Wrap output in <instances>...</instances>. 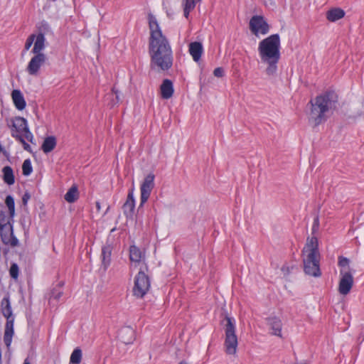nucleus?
Returning a JSON list of instances; mask_svg holds the SVG:
<instances>
[{
    "label": "nucleus",
    "mask_w": 364,
    "mask_h": 364,
    "mask_svg": "<svg viewBox=\"0 0 364 364\" xmlns=\"http://www.w3.org/2000/svg\"><path fill=\"white\" fill-rule=\"evenodd\" d=\"M148 19L150 30L149 39L150 66L154 70L166 71L172 67L173 61L171 44L163 34L156 17L149 14Z\"/></svg>",
    "instance_id": "obj_1"
},
{
    "label": "nucleus",
    "mask_w": 364,
    "mask_h": 364,
    "mask_svg": "<svg viewBox=\"0 0 364 364\" xmlns=\"http://www.w3.org/2000/svg\"><path fill=\"white\" fill-rule=\"evenodd\" d=\"M338 97L333 91H328L316 96L309 102L310 109L308 113L309 123L317 127L324 123L333 110L336 107Z\"/></svg>",
    "instance_id": "obj_2"
},
{
    "label": "nucleus",
    "mask_w": 364,
    "mask_h": 364,
    "mask_svg": "<svg viewBox=\"0 0 364 364\" xmlns=\"http://www.w3.org/2000/svg\"><path fill=\"white\" fill-rule=\"evenodd\" d=\"M280 38L273 34L263 39L259 43L258 51L261 62L267 65L265 73L273 76L277 71V63L280 59Z\"/></svg>",
    "instance_id": "obj_3"
},
{
    "label": "nucleus",
    "mask_w": 364,
    "mask_h": 364,
    "mask_svg": "<svg viewBox=\"0 0 364 364\" xmlns=\"http://www.w3.org/2000/svg\"><path fill=\"white\" fill-rule=\"evenodd\" d=\"M320 257L318 239L316 237H308L302 250L304 271L306 274L314 277L321 275Z\"/></svg>",
    "instance_id": "obj_4"
},
{
    "label": "nucleus",
    "mask_w": 364,
    "mask_h": 364,
    "mask_svg": "<svg viewBox=\"0 0 364 364\" xmlns=\"http://www.w3.org/2000/svg\"><path fill=\"white\" fill-rule=\"evenodd\" d=\"M1 311L4 316L6 318L4 333V342L9 349L14 335V316L12 314L11 306L8 295L4 296L1 301Z\"/></svg>",
    "instance_id": "obj_5"
},
{
    "label": "nucleus",
    "mask_w": 364,
    "mask_h": 364,
    "mask_svg": "<svg viewBox=\"0 0 364 364\" xmlns=\"http://www.w3.org/2000/svg\"><path fill=\"white\" fill-rule=\"evenodd\" d=\"M226 323L224 326L225 331V351L228 355H235L237 352L238 341L235 333V325L234 321L229 316H225Z\"/></svg>",
    "instance_id": "obj_6"
},
{
    "label": "nucleus",
    "mask_w": 364,
    "mask_h": 364,
    "mask_svg": "<svg viewBox=\"0 0 364 364\" xmlns=\"http://www.w3.org/2000/svg\"><path fill=\"white\" fill-rule=\"evenodd\" d=\"M0 235L4 245L12 247L18 245V239L14 235L13 226L4 214L0 215Z\"/></svg>",
    "instance_id": "obj_7"
},
{
    "label": "nucleus",
    "mask_w": 364,
    "mask_h": 364,
    "mask_svg": "<svg viewBox=\"0 0 364 364\" xmlns=\"http://www.w3.org/2000/svg\"><path fill=\"white\" fill-rule=\"evenodd\" d=\"M7 124L11 128V132H14L15 134L21 135L23 134L26 140L32 144H35L33 142V135L29 131L27 122L23 117H17L11 119L10 121H7Z\"/></svg>",
    "instance_id": "obj_8"
},
{
    "label": "nucleus",
    "mask_w": 364,
    "mask_h": 364,
    "mask_svg": "<svg viewBox=\"0 0 364 364\" xmlns=\"http://www.w3.org/2000/svg\"><path fill=\"white\" fill-rule=\"evenodd\" d=\"M150 282L144 270L141 268L135 277L133 288L134 295L138 298H142L149 291Z\"/></svg>",
    "instance_id": "obj_9"
},
{
    "label": "nucleus",
    "mask_w": 364,
    "mask_h": 364,
    "mask_svg": "<svg viewBox=\"0 0 364 364\" xmlns=\"http://www.w3.org/2000/svg\"><path fill=\"white\" fill-rule=\"evenodd\" d=\"M155 175L153 173H149L144 178L140 186V206H142L150 197L151 193L154 188Z\"/></svg>",
    "instance_id": "obj_10"
},
{
    "label": "nucleus",
    "mask_w": 364,
    "mask_h": 364,
    "mask_svg": "<svg viewBox=\"0 0 364 364\" xmlns=\"http://www.w3.org/2000/svg\"><path fill=\"white\" fill-rule=\"evenodd\" d=\"M340 281L338 284V292L343 296L347 295L353 286V277L350 270L341 269L340 271Z\"/></svg>",
    "instance_id": "obj_11"
},
{
    "label": "nucleus",
    "mask_w": 364,
    "mask_h": 364,
    "mask_svg": "<svg viewBox=\"0 0 364 364\" xmlns=\"http://www.w3.org/2000/svg\"><path fill=\"white\" fill-rule=\"evenodd\" d=\"M250 29L251 32L258 36L259 33L265 35L269 32V26L262 16H254L250 21Z\"/></svg>",
    "instance_id": "obj_12"
},
{
    "label": "nucleus",
    "mask_w": 364,
    "mask_h": 364,
    "mask_svg": "<svg viewBox=\"0 0 364 364\" xmlns=\"http://www.w3.org/2000/svg\"><path fill=\"white\" fill-rule=\"evenodd\" d=\"M34 55L31 58L26 67L27 73L32 76H37L39 74L40 70L44 65L47 60L46 55L44 53L33 54Z\"/></svg>",
    "instance_id": "obj_13"
},
{
    "label": "nucleus",
    "mask_w": 364,
    "mask_h": 364,
    "mask_svg": "<svg viewBox=\"0 0 364 364\" xmlns=\"http://www.w3.org/2000/svg\"><path fill=\"white\" fill-rule=\"evenodd\" d=\"M118 338L123 343L131 344L135 340V331L129 326L124 327L119 331Z\"/></svg>",
    "instance_id": "obj_14"
},
{
    "label": "nucleus",
    "mask_w": 364,
    "mask_h": 364,
    "mask_svg": "<svg viewBox=\"0 0 364 364\" xmlns=\"http://www.w3.org/2000/svg\"><path fill=\"white\" fill-rule=\"evenodd\" d=\"M267 322L271 330V333L279 338L282 337V322L278 317L274 316L267 318Z\"/></svg>",
    "instance_id": "obj_15"
},
{
    "label": "nucleus",
    "mask_w": 364,
    "mask_h": 364,
    "mask_svg": "<svg viewBox=\"0 0 364 364\" xmlns=\"http://www.w3.org/2000/svg\"><path fill=\"white\" fill-rule=\"evenodd\" d=\"M135 208V200L134 197V190L129 191L126 202L123 205V212L127 217H132Z\"/></svg>",
    "instance_id": "obj_16"
},
{
    "label": "nucleus",
    "mask_w": 364,
    "mask_h": 364,
    "mask_svg": "<svg viewBox=\"0 0 364 364\" xmlns=\"http://www.w3.org/2000/svg\"><path fill=\"white\" fill-rule=\"evenodd\" d=\"M11 98L16 108L23 110L26 105L23 94L19 90H14L11 92Z\"/></svg>",
    "instance_id": "obj_17"
},
{
    "label": "nucleus",
    "mask_w": 364,
    "mask_h": 364,
    "mask_svg": "<svg viewBox=\"0 0 364 364\" xmlns=\"http://www.w3.org/2000/svg\"><path fill=\"white\" fill-rule=\"evenodd\" d=\"M203 51V45L200 42H193L189 44V53L194 61L198 62Z\"/></svg>",
    "instance_id": "obj_18"
},
{
    "label": "nucleus",
    "mask_w": 364,
    "mask_h": 364,
    "mask_svg": "<svg viewBox=\"0 0 364 364\" xmlns=\"http://www.w3.org/2000/svg\"><path fill=\"white\" fill-rule=\"evenodd\" d=\"M161 95L164 99H169L173 94V83L170 80L166 79L163 81L161 87Z\"/></svg>",
    "instance_id": "obj_19"
},
{
    "label": "nucleus",
    "mask_w": 364,
    "mask_h": 364,
    "mask_svg": "<svg viewBox=\"0 0 364 364\" xmlns=\"http://www.w3.org/2000/svg\"><path fill=\"white\" fill-rule=\"evenodd\" d=\"M45 42L46 38L44 34L42 33H39L36 35V38L34 40V46L31 50V53L33 54L43 53L42 50L45 48Z\"/></svg>",
    "instance_id": "obj_20"
},
{
    "label": "nucleus",
    "mask_w": 364,
    "mask_h": 364,
    "mask_svg": "<svg viewBox=\"0 0 364 364\" xmlns=\"http://www.w3.org/2000/svg\"><path fill=\"white\" fill-rule=\"evenodd\" d=\"M144 255L139 247L135 245H132L129 247V258L132 262H134L135 265L141 264Z\"/></svg>",
    "instance_id": "obj_21"
},
{
    "label": "nucleus",
    "mask_w": 364,
    "mask_h": 364,
    "mask_svg": "<svg viewBox=\"0 0 364 364\" xmlns=\"http://www.w3.org/2000/svg\"><path fill=\"white\" fill-rule=\"evenodd\" d=\"M3 181L9 186H11L15 183V176L13 169L11 166H6L2 168Z\"/></svg>",
    "instance_id": "obj_22"
},
{
    "label": "nucleus",
    "mask_w": 364,
    "mask_h": 364,
    "mask_svg": "<svg viewBox=\"0 0 364 364\" xmlns=\"http://www.w3.org/2000/svg\"><path fill=\"white\" fill-rule=\"evenodd\" d=\"M56 144L57 142L55 136H48L44 139L41 149L44 153L48 154L55 149Z\"/></svg>",
    "instance_id": "obj_23"
},
{
    "label": "nucleus",
    "mask_w": 364,
    "mask_h": 364,
    "mask_svg": "<svg viewBox=\"0 0 364 364\" xmlns=\"http://www.w3.org/2000/svg\"><path fill=\"white\" fill-rule=\"evenodd\" d=\"M111 254L112 247L110 245H107L102 247L101 257L105 268H107L110 263Z\"/></svg>",
    "instance_id": "obj_24"
},
{
    "label": "nucleus",
    "mask_w": 364,
    "mask_h": 364,
    "mask_svg": "<svg viewBox=\"0 0 364 364\" xmlns=\"http://www.w3.org/2000/svg\"><path fill=\"white\" fill-rule=\"evenodd\" d=\"M345 15L343 10L341 9H333L328 11L326 14V18L328 21L334 22L342 18Z\"/></svg>",
    "instance_id": "obj_25"
},
{
    "label": "nucleus",
    "mask_w": 364,
    "mask_h": 364,
    "mask_svg": "<svg viewBox=\"0 0 364 364\" xmlns=\"http://www.w3.org/2000/svg\"><path fill=\"white\" fill-rule=\"evenodd\" d=\"M79 198V192L76 186H73L65 193L64 198L70 203L75 202Z\"/></svg>",
    "instance_id": "obj_26"
},
{
    "label": "nucleus",
    "mask_w": 364,
    "mask_h": 364,
    "mask_svg": "<svg viewBox=\"0 0 364 364\" xmlns=\"http://www.w3.org/2000/svg\"><path fill=\"white\" fill-rule=\"evenodd\" d=\"M201 0H182V6L183 7L184 16L186 18L188 17L190 12L194 9L198 2Z\"/></svg>",
    "instance_id": "obj_27"
},
{
    "label": "nucleus",
    "mask_w": 364,
    "mask_h": 364,
    "mask_svg": "<svg viewBox=\"0 0 364 364\" xmlns=\"http://www.w3.org/2000/svg\"><path fill=\"white\" fill-rule=\"evenodd\" d=\"M5 204L9 209L10 217L12 218L15 215V203L11 196H7L5 199Z\"/></svg>",
    "instance_id": "obj_28"
},
{
    "label": "nucleus",
    "mask_w": 364,
    "mask_h": 364,
    "mask_svg": "<svg viewBox=\"0 0 364 364\" xmlns=\"http://www.w3.org/2000/svg\"><path fill=\"white\" fill-rule=\"evenodd\" d=\"M82 360V351L79 348H75L71 355L70 362L73 364H80Z\"/></svg>",
    "instance_id": "obj_29"
},
{
    "label": "nucleus",
    "mask_w": 364,
    "mask_h": 364,
    "mask_svg": "<svg viewBox=\"0 0 364 364\" xmlns=\"http://www.w3.org/2000/svg\"><path fill=\"white\" fill-rule=\"evenodd\" d=\"M12 136L14 137L16 140H18V141H20L22 144L23 149L26 151L31 152V146L28 143L26 142L25 139H26L24 137V135L23 136L21 134H15L14 132H12Z\"/></svg>",
    "instance_id": "obj_30"
},
{
    "label": "nucleus",
    "mask_w": 364,
    "mask_h": 364,
    "mask_svg": "<svg viewBox=\"0 0 364 364\" xmlns=\"http://www.w3.org/2000/svg\"><path fill=\"white\" fill-rule=\"evenodd\" d=\"M33 171V168L30 159H26L22 165V172L24 176H29Z\"/></svg>",
    "instance_id": "obj_31"
},
{
    "label": "nucleus",
    "mask_w": 364,
    "mask_h": 364,
    "mask_svg": "<svg viewBox=\"0 0 364 364\" xmlns=\"http://www.w3.org/2000/svg\"><path fill=\"white\" fill-rule=\"evenodd\" d=\"M35 38H36L35 34H31L28 37V38L26 41L25 46H24L25 50H28L30 49L32 44L34 43Z\"/></svg>",
    "instance_id": "obj_32"
},
{
    "label": "nucleus",
    "mask_w": 364,
    "mask_h": 364,
    "mask_svg": "<svg viewBox=\"0 0 364 364\" xmlns=\"http://www.w3.org/2000/svg\"><path fill=\"white\" fill-rule=\"evenodd\" d=\"M62 295H63V291L61 290V288L60 287H58V288L54 289L51 291L50 297L54 299H55V300H58V299H60Z\"/></svg>",
    "instance_id": "obj_33"
},
{
    "label": "nucleus",
    "mask_w": 364,
    "mask_h": 364,
    "mask_svg": "<svg viewBox=\"0 0 364 364\" xmlns=\"http://www.w3.org/2000/svg\"><path fill=\"white\" fill-rule=\"evenodd\" d=\"M349 260L345 257H339L338 265L346 270H350L349 268Z\"/></svg>",
    "instance_id": "obj_34"
},
{
    "label": "nucleus",
    "mask_w": 364,
    "mask_h": 364,
    "mask_svg": "<svg viewBox=\"0 0 364 364\" xmlns=\"http://www.w3.org/2000/svg\"><path fill=\"white\" fill-rule=\"evenodd\" d=\"M10 275L12 278L16 279L18 276V267L16 264H13L9 270Z\"/></svg>",
    "instance_id": "obj_35"
},
{
    "label": "nucleus",
    "mask_w": 364,
    "mask_h": 364,
    "mask_svg": "<svg viewBox=\"0 0 364 364\" xmlns=\"http://www.w3.org/2000/svg\"><path fill=\"white\" fill-rule=\"evenodd\" d=\"M319 228V219L318 217L316 216L314 220V223L312 225V233L314 234L318 230Z\"/></svg>",
    "instance_id": "obj_36"
},
{
    "label": "nucleus",
    "mask_w": 364,
    "mask_h": 364,
    "mask_svg": "<svg viewBox=\"0 0 364 364\" xmlns=\"http://www.w3.org/2000/svg\"><path fill=\"white\" fill-rule=\"evenodd\" d=\"M213 74L217 77H221L224 75V70L222 68H217L214 70Z\"/></svg>",
    "instance_id": "obj_37"
},
{
    "label": "nucleus",
    "mask_w": 364,
    "mask_h": 364,
    "mask_svg": "<svg viewBox=\"0 0 364 364\" xmlns=\"http://www.w3.org/2000/svg\"><path fill=\"white\" fill-rule=\"evenodd\" d=\"M31 198V195L28 193H25L22 197V203L23 205H26L28 200Z\"/></svg>",
    "instance_id": "obj_38"
},
{
    "label": "nucleus",
    "mask_w": 364,
    "mask_h": 364,
    "mask_svg": "<svg viewBox=\"0 0 364 364\" xmlns=\"http://www.w3.org/2000/svg\"><path fill=\"white\" fill-rule=\"evenodd\" d=\"M112 92L114 93L116 95V100H117V102H119V95H118V92L117 90H115L114 87L112 88Z\"/></svg>",
    "instance_id": "obj_39"
},
{
    "label": "nucleus",
    "mask_w": 364,
    "mask_h": 364,
    "mask_svg": "<svg viewBox=\"0 0 364 364\" xmlns=\"http://www.w3.org/2000/svg\"><path fill=\"white\" fill-rule=\"evenodd\" d=\"M96 207L98 210H100V203L99 202H96Z\"/></svg>",
    "instance_id": "obj_40"
},
{
    "label": "nucleus",
    "mask_w": 364,
    "mask_h": 364,
    "mask_svg": "<svg viewBox=\"0 0 364 364\" xmlns=\"http://www.w3.org/2000/svg\"><path fill=\"white\" fill-rule=\"evenodd\" d=\"M141 264H142L143 267H141L140 269L142 268L145 271L146 269V267L144 265V263H141Z\"/></svg>",
    "instance_id": "obj_41"
},
{
    "label": "nucleus",
    "mask_w": 364,
    "mask_h": 364,
    "mask_svg": "<svg viewBox=\"0 0 364 364\" xmlns=\"http://www.w3.org/2000/svg\"><path fill=\"white\" fill-rule=\"evenodd\" d=\"M178 364H189V363H187L186 361H185V360H182V361H181Z\"/></svg>",
    "instance_id": "obj_42"
},
{
    "label": "nucleus",
    "mask_w": 364,
    "mask_h": 364,
    "mask_svg": "<svg viewBox=\"0 0 364 364\" xmlns=\"http://www.w3.org/2000/svg\"><path fill=\"white\" fill-rule=\"evenodd\" d=\"M23 364H30V362L28 361V359H26L23 362Z\"/></svg>",
    "instance_id": "obj_43"
}]
</instances>
